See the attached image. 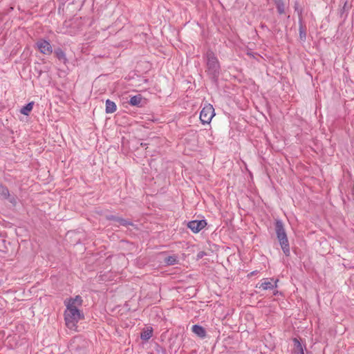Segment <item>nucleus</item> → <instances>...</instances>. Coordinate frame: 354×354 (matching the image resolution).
Returning a JSON list of instances; mask_svg holds the SVG:
<instances>
[{"mask_svg":"<svg viewBox=\"0 0 354 354\" xmlns=\"http://www.w3.org/2000/svg\"><path fill=\"white\" fill-rule=\"evenodd\" d=\"M36 45L38 50L44 55H50L53 52L51 45L46 40L40 39L37 42Z\"/></svg>","mask_w":354,"mask_h":354,"instance_id":"nucleus-6","label":"nucleus"},{"mask_svg":"<svg viewBox=\"0 0 354 354\" xmlns=\"http://www.w3.org/2000/svg\"><path fill=\"white\" fill-rule=\"evenodd\" d=\"M142 98L140 95H137L131 97L129 103L132 106H140Z\"/></svg>","mask_w":354,"mask_h":354,"instance_id":"nucleus-13","label":"nucleus"},{"mask_svg":"<svg viewBox=\"0 0 354 354\" xmlns=\"http://www.w3.org/2000/svg\"><path fill=\"white\" fill-rule=\"evenodd\" d=\"M177 261L176 257L175 256H169L165 259V263L167 265H174Z\"/></svg>","mask_w":354,"mask_h":354,"instance_id":"nucleus-16","label":"nucleus"},{"mask_svg":"<svg viewBox=\"0 0 354 354\" xmlns=\"http://www.w3.org/2000/svg\"><path fill=\"white\" fill-rule=\"evenodd\" d=\"M10 202L11 203H12L13 205H15L16 203H17V201H16V198L15 197H12L10 199Z\"/></svg>","mask_w":354,"mask_h":354,"instance_id":"nucleus-19","label":"nucleus"},{"mask_svg":"<svg viewBox=\"0 0 354 354\" xmlns=\"http://www.w3.org/2000/svg\"><path fill=\"white\" fill-rule=\"evenodd\" d=\"M300 34H301V37H302V35H304V33H302L301 31L300 32Z\"/></svg>","mask_w":354,"mask_h":354,"instance_id":"nucleus-21","label":"nucleus"},{"mask_svg":"<svg viewBox=\"0 0 354 354\" xmlns=\"http://www.w3.org/2000/svg\"><path fill=\"white\" fill-rule=\"evenodd\" d=\"M278 282L279 280L274 278H264L256 285V288L263 290H274L273 294L276 295L278 292L276 290Z\"/></svg>","mask_w":354,"mask_h":354,"instance_id":"nucleus-4","label":"nucleus"},{"mask_svg":"<svg viewBox=\"0 0 354 354\" xmlns=\"http://www.w3.org/2000/svg\"><path fill=\"white\" fill-rule=\"evenodd\" d=\"M214 109L210 104H205L200 113V120L203 124H209L214 116Z\"/></svg>","mask_w":354,"mask_h":354,"instance_id":"nucleus-5","label":"nucleus"},{"mask_svg":"<svg viewBox=\"0 0 354 354\" xmlns=\"http://www.w3.org/2000/svg\"><path fill=\"white\" fill-rule=\"evenodd\" d=\"M192 331L196 334L197 335L198 337H205V335H206V333H205V329L201 326H198V325H194L192 326Z\"/></svg>","mask_w":354,"mask_h":354,"instance_id":"nucleus-9","label":"nucleus"},{"mask_svg":"<svg viewBox=\"0 0 354 354\" xmlns=\"http://www.w3.org/2000/svg\"><path fill=\"white\" fill-rule=\"evenodd\" d=\"M207 73L213 77H215L218 74L220 66L217 58L212 52L207 53Z\"/></svg>","mask_w":354,"mask_h":354,"instance_id":"nucleus-3","label":"nucleus"},{"mask_svg":"<svg viewBox=\"0 0 354 354\" xmlns=\"http://www.w3.org/2000/svg\"><path fill=\"white\" fill-rule=\"evenodd\" d=\"M300 34H301V37H302V35H304V33H302L301 31L300 32Z\"/></svg>","mask_w":354,"mask_h":354,"instance_id":"nucleus-20","label":"nucleus"},{"mask_svg":"<svg viewBox=\"0 0 354 354\" xmlns=\"http://www.w3.org/2000/svg\"><path fill=\"white\" fill-rule=\"evenodd\" d=\"M276 233L283 252L288 255L290 252L288 240L281 221L276 222Z\"/></svg>","mask_w":354,"mask_h":354,"instance_id":"nucleus-2","label":"nucleus"},{"mask_svg":"<svg viewBox=\"0 0 354 354\" xmlns=\"http://www.w3.org/2000/svg\"><path fill=\"white\" fill-rule=\"evenodd\" d=\"M276 5L278 12L280 14H283L285 12V4L282 0H276Z\"/></svg>","mask_w":354,"mask_h":354,"instance_id":"nucleus-14","label":"nucleus"},{"mask_svg":"<svg viewBox=\"0 0 354 354\" xmlns=\"http://www.w3.org/2000/svg\"><path fill=\"white\" fill-rule=\"evenodd\" d=\"M116 111V105L115 104L109 100H107L106 101V113H114Z\"/></svg>","mask_w":354,"mask_h":354,"instance_id":"nucleus-10","label":"nucleus"},{"mask_svg":"<svg viewBox=\"0 0 354 354\" xmlns=\"http://www.w3.org/2000/svg\"><path fill=\"white\" fill-rule=\"evenodd\" d=\"M294 348L292 351L293 354H304L303 347L299 340L296 338L293 339Z\"/></svg>","mask_w":354,"mask_h":354,"instance_id":"nucleus-8","label":"nucleus"},{"mask_svg":"<svg viewBox=\"0 0 354 354\" xmlns=\"http://www.w3.org/2000/svg\"><path fill=\"white\" fill-rule=\"evenodd\" d=\"M206 225V222L201 221H192L187 224L188 227L194 233L198 232Z\"/></svg>","mask_w":354,"mask_h":354,"instance_id":"nucleus-7","label":"nucleus"},{"mask_svg":"<svg viewBox=\"0 0 354 354\" xmlns=\"http://www.w3.org/2000/svg\"><path fill=\"white\" fill-rule=\"evenodd\" d=\"M66 309L64 312L66 326L72 330H77V324L84 319L83 313L79 310L82 304V297L76 296L74 298L67 299L64 301Z\"/></svg>","mask_w":354,"mask_h":354,"instance_id":"nucleus-1","label":"nucleus"},{"mask_svg":"<svg viewBox=\"0 0 354 354\" xmlns=\"http://www.w3.org/2000/svg\"><path fill=\"white\" fill-rule=\"evenodd\" d=\"M0 194L5 198H8L10 196L8 189L4 187H0Z\"/></svg>","mask_w":354,"mask_h":354,"instance_id":"nucleus-17","label":"nucleus"},{"mask_svg":"<svg viewBox=\"0 0 354 354\" xmlns=\"http://www.w3.org/2000/svg\"><path fill=\"white\" fill-rule=\"evenodd\" d=\"M153 330L151 328H145L141 333V339L148 340L152 336Z\"/></svg>","mask_w":354,"mask_h":354,"instance_id":"nucleus-11","label":"nucleus"},{"mask_svg":"<svg viewBox=\"0 0 354 354\" xmlns=\"http://www.w3.org/2000/svg\"><path fill=\"white\" fill-rule=\"evenodd\" d=\"M118 222H119V223H120V225H124V226H126V225H127L130 224V223H128L127 221H125V220H124V219H122V218H119V219H118Z\"/></svg>","mask_w":354,"mask_h":354,"instance_id":"nucleus-18","label":"nucleus"},{"mask_svg":"<svg viewBox=\"0 0 354 354\" xmlns=\"http://www.w3.org/2000/svg\"><path fill=\"white\" fill-rule=\"evenodd\" d=\"M33 105H34L33 102H29L28 104H26L25 106H24L21 109V111H20L21 113H22L25 115H28L30 112L32 110Z\"/></svg>","mask_w":354,"mask_h":354,"instance_id":"nucleus-12","label":"nucleus"},{"mask_svg":"<svg viewBox=\"0 0 354 354\" xmlns=\"http://www.w3.org/2000/svg\"><path fill=\"white\" fill-rule=\"evenodd\" d=\"M55 54L59 60H62L64 62H66V58L65 53L61 49L56 50L55 51Z\"/></svg>","mask_w":354,"mask_h":354,"instance_id":"nucleus-15","label":"nucleus"}]
</instances>
